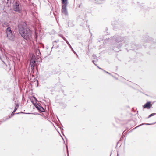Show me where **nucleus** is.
Wrapping results in <instances>:
<instances>
[{"label": "nucleus", "mask_w": 156, "mask_h": 156, "mask_svg": "<svg viewBox=\"0 0 156 156\" xmlns=\"http://www.w3.org/2000/svg\"><path fill=\"white\" fill-rule=\"evenodd\" d=\"M18 28L20 34L24 39L27 40H31V32L29 29L27 27L26 23H19Z\"/></svg>", "instance_id": "1"}, {"label": "nucleus", "mask_w": 156, "mask_h": 156, "mask_svg": "<svg viewBox=\"0 0 156 156\" xmlns=\"http://www.w3.org/2000/svg\"><path fill=\"white\" fill-rule=\"evenodd\" d=\"M111 38L110 41L115 47L117 48H120L123 43H126L128 41L127 39L119 35H115Z\"/></svg>", "instance_id": "2"}, {"label": "nucleus", "mask_w": 156, "mask_h": 156, "mask_svg": "<svg viewBox=\"0 0 156 156\" xmlns=\"http://www.w3.org/2000/svg\"><path fill=\"white\" fill-rule=\"evenodd\" d=\"M41 58L39 55H36L35 56L34 55H33L32 56L30 62L32 70H33L34 68L36 62L37 61L40 62H41Z\"/></svg>", "instance_id": "3"}, {"label": "nucleus", "mask_w": 156, "mask_h": 156, "mask_svg": "<svg viewBox=\"0 0 156 156\" xmlns=\"http://www.w3.org/2000/svg\"><path fill=\"white\" fill-rule=\"evenodd\" d=\"M13 5V10L18 13H20L22 11V8L20 3L18 1H15Z\"/></svg>", "instance_id": "4"}, {"label": "nucleus", "mask_w": 156, "mask_h": 156, "mask_svg": "<svg viewBox=\"0 0 156 156\" xmlns=\"http://www.w3.org/2000/svg\"><path fill=\"white\" fill-rule=\"evenodd\" d=\"M68 1H62V3L63 4L62 7V13L65 15L68 14L66 6L68 4Z\"/></svg>", "instance_id": "5"}, {"label": "nucleus", "mask_w": 156, "mask_h": 156, "mask_svg": "<svg viewBox=\"0 0 156 156\" xmlns=\"http://www.w3.org/2000/svg\"><path fill=\"white\" fill-rule=\"evenodd\" d=\"M6 34L7 38L11 41L13 40L14 38V35L12 34V32L11 30L10 27H8L7 28Z\"/></svg>", "instance_id": "6"}, {"label": "nucleus", "mask_w": 156, "mask_h": 156, "mask_svg": "<svg viewBox=\"0 0 156 156\" xmlns=\"http://www.w3.org/2000/svg\"><path fill=\"white\" fill-rule=\"evenodd\" d=\"M143 41L148 43L150 42L151 44H155L156 43V39H152L151 37L147 36L144 39Z\"/></svg>", "instance_id": "7"}, {"label": "nucleus", "mask_w": 156, "mask_h": 156, "mask_svg": "<svg viewBox=\"0 0 156 156\" xmlns=\"http://www.w3.org/2000/svg\"><path fill=\"white\" fill-rule=\"evenodd\" d=\"M34 105L35 106L36 108L39 111L41 112H44V108L40 105L38 104H37L36 102L35 104H34Z\"/></svg>", "instance_id": "8"}, {"label": "nucleus", "mask_w": 156, "mask_h": 156, "mask_svg": "<svg viewBox=\"0 0 156 156\" xmlns=\"http://www.w3.org/2000/svg\"><path fill=\"white\" fill-rule=\"evenodd\" d=\"M59 41L58 40H57L55 41H54L53 42V47L51 48L52 49L53 48H57L59 47V45L58 44H57V43Z\"/></svg>", "instance_id": "9"}, {"label": "nucleus", "mask_w": 156, "mask_h": 156, "mask_svg": "<svg viewBox=\"0 0 156 156\" xmlns=\"http://www.w3.org/2000/svg\"><path fill=\"white\" fill-rule=\"evenodd\" d=\"M151 105H151V102H148L143 106V107L144 108L149 109L150 108Z\"/></svg>", "instance_id": "10"}, {"label": "nucleus", "mask_w": 156, "mask_h": 156, "mask_svg": "<svg viewBox=\"0 0 156 156\" xmlns=\"http://www.w3.org/2000/svg\"><path fill=\"white\" fill-rule=\"evenodd\" d=\"M131 48H132L131 49L133 51H135V50H137L138 49L139 46L136 45L134 44H131Z\"/></svg>", "instance_id": "11"}, {"label": "nucleus", "mask_w": 156, "mask_h": 156, "mask_svg": "<svg viewBox=\"0 0 156 156\" xmlns=\"http://www.w3.org/2000/svg\"><path fill=\"white\" fill-rule=\"evenodd\" d=\"M11 117L9 116L8 117H6L3 118L2 120L0 121V124L2 123L3 122H4L7 120L8 119H10Z\"/></svg>", "instance_id": "12"}, {"label": "nucleus", "mask_w": 156, "mask_h": 156, "mask_svg": "<svg viewBox=\"0 0 156 156\" xmlns=\"http://www.w3.org/2000/svg\"><path fill=\"white\" fill-rule=\"evenodd\" d=\"M18 107H19V105L18 104H17L15 107L14 109V111H13V113H14V112H15L16 111L18 108Z\"/></svg>", "instance_id": "13"}, {"label": "nucleus", "mask_w": 156, "mask_h": 156, "mask_svg": "<svg viewBox=\"0 0 156 156\" xmlns=\"http://www.w3.org/2000/svg\"><path fill=\"white\" fill-rule=\"evenodd\" d=\"M156 115V113H151V114L148 116V117H147L148 118H150V117L153 116H154L155 115Z\"/></svg>", "instance_id": "14"}, {"label": "nucleus", "mask_w": 156, "mask_h": 156, "mask_svg": "<svg viewBox=\"0 0 156 156\" xmlns=\"http://www.w3.org/2000/svg\"><path fill=\"white\" fill-rule=\"evenodd\" d=\"M69 46L71 48V49L72 51L73 52V53H75L76 54V52L74 51V50H73V49L72 47H71V45H70V44L69 45Z\"/></svg>", "instance_id": "15"}, {"label": "nucleus", "mask_w": 156, "mask_h": 156, "mask_svg": "<svg viewBox=\"0 0 156 156\" xmlns=\"http://www.w3.org/2000/svg\"><path fill=\"white\" fill-rule=\"evenodd\" d=\"M154 123H144L142 124L141 125H151L152 124H154Z\"/></svg>", "instance_id": "16"}, {"label": "nucleus", "mask_w": 156, "mask_h": 156, "mask_svg": "<svg viewBox=\"0 0 156 156\" xmlns=\"http://www.w3.org/2000/svg\"><path fill=\"white\" fill-rule=\"evenodd\" d=\"M21 113H24V112H20L16 113H15V114H20ZM25 114H29V113H25Z\"/></svg>", "instance_id": "17"}, {"label": "nucleus", "mask_w": 156, "mask_h": 156, "mask_svg": "<svg viewBox=\"0 0 156 156\" xmlns=\"http://www.w3.org/2000/svg\"><path fill=\"white\" fill-rule=\"evenodd\" d=\"M92 57H93L94 59H95L97 58V56L95 54H93L92 55Z\"/></svg>", "instance_id": "18"}, {"label": "nucleus", "mask_w": 156, "mask_h": 156, "mask_svg": "<svg viewBox=\"0 0 156 156\" xmlns=\"http://www.w3.org/2000/svg\"><path fill=\"white\" fill-rule=\"evenodd\" d=\"M15 114V113H13V112H12L11 115V116H10L11 117H12V116H13Z\"/></svg>", "instance_id": "19"}, {"label": "nucleus", "mask_w": 156, "mask_h": 156, "mask_svg": "<svg viewBox=\"0 0 156 156\" xmlns=\"http://www.w3.org/2000/svg\"><path fill=\"white\" fill-rule=\"evenodd\" d=\"M66 149H67V153H68V156H69V153H68V146H67V144H66Z\"/></svg>", "instance_id": "20"}, {"label": "nucleus", "mask_w": 156, "mask_h": 156, "mask_svg": "<svg viewBox=\"0 0 156 156\" xmlns=\"http://www.w3.org/2000/svg\"><path fill=\"white\" fill-rule=\"evenodd\" d=\"M60 36L61 37H62V38L64 40V38H65V37H64L62 35H60Z\"/></svg>", "instance_id": "21"}, {"label": "nucleus", "mask_w": 156, "mask_h": 156, "mask_svg": "<svg viewBox=\"0 0 156 156\" xmlns=\"http://www.w3.org/2000/svg\"><path fill=\"white\" fill-rule=\"evenodd\" d=\"M66 43H67V44H68V45H70V44L69 43V42L67 40V41H66Z\"/></svg>", "instance_id": "22"}, {"label": "nucleus", "mask_w": 156, "mask_h": 156, "mask_svg": "<svg viewBox=\"0 0 156 156\" xmlns=\"http://www.w3.org/2000/svg\"><path fill=\"white\" fill-rule=\"evenodd\" d=\"M96 66L100 69H101V70H103V69H102L101 68H100L97 65Z\"/></svg>", "instance_id": "23"}, {"label": "nucleus", "mask_w": 156, "mask_h": 156, "mask_svg": "<svg viewBox=\"0 0 156 156\" xmlns=\"http://www.w3.org/2000/svg\"><path fill=\"white\" fill-rule=\"evenodd\" d=\"M93 63L96 66L97 65L96 64H95V63H94L95 61L94 60H93L92 61Z\"/></svg>", "instance_id": "24"}, {"label": "nucleus", "mask_w": 156, "mask_h": 156, "mask_svg": "<svg viewBox=\"0 0 156 156\" xmlns=\"http://www.w3.org/2000/svg\"><path fill=\"white\" fill-rule=\"evenodd\" d=\"M106 73L109 74V75H111V74L110 73H109L107 71V72H106Z\"/></svg>", "instance_id": "25"}, {"label": "nucleus", "mask_w": 156, "mask_h": 156, "mask_svg": "<svg viewBox=\"0 0 156 156\" xmlns=\"http://www.w3.org/2000/svg\"><path fill=\"white\" fill-rule=\"evenodd\" d=\"M81 4H80L78 5V7H79V8L80 7V6H81Z\"/></svg>", "instance_id": "26"}, {"label": "nucleus", "mask_w": 156, "mask_h": 156, "mask_svg": "<svg viewBox=\"0 0 156 156\" xmlns=\"http://www.w3.org/2000/svg\"><path fill=\"white\" fill-rule=\"evenodd\" d=\"M95 3H97V4H100V3H99V2L98 3V2H95Z\"/></svg>", "instance_id": "27"}, {"label": "nucleus", "mask_w": 156, "mask_h": 156, "mask_svg": "<svg viewBox=\"0 0 156 156\" xmlns=\"http://www.w3.org/2000/svg\"><path fill=\"white\" fill-rule=\"evenodd\" d=\"M65 41H67V39L66 38H64V40Z\"/></svg>", "instance_id": "28"}, {"label": "nucleus", "mask_w": 156, "mask_h": 156, "mask_svg": "<svg viewBox=\"0 0 156 156\" xmlns=\"http://www.w3.org/2000/svg\"><path fill=\"white\" fill-rule=\"evenodd\" d=\"M103 71L104 72H105V73H106V72H107V71H106L105 70H103Z\"/></svg>", "instance_id": "29"}, {"label": "nucleus", "mask_w": 156, "mask_h": 156, "mask_svg": "<svg viewBox=\"0 0 156 156\" xmlns=\"http://www.w3.org/2000/svg\"><path fill=\"white\" fill-rule=\"evenodd\" d=\"M119 156V154L118 153H117V156Z\"/></svg>", "instance_id": "30"}, {"label": "nucleus", "mask_w": 156, "mask_h": 156, "mask_svg": "<svg viewBox=\"0 0 156 156\" xmlns=\"http://www.w3.org/2000/svg\"><path fill=\"white\" fill-rule=\"evenodd\" d=\"M62 139L63 140H64V139L62 137ZM64 142L65 143V141H64Z\"/></svg>", "instance_id": "31"}, {"label": "nucleus", "mask_w": 156, "mask_h": 156, "mask_svg": "<svg viewBox=\"0 0 156 156\" xmlns=\"http://www.w3.org/2000/svg\"><path fill=\"white\" fill-rule=\"evenodd\" d=\"M63 130V128H62V129H61V131H62V130Z\"/></svg>", "instance_id": "32"}, {"label": "nucleus", "mask_w": 156, "mask_h": 156, "mask_svg": "<svg viewBox=\"0 0 156 156\" xmlns=\"http://www.w3.org/2000/svg\"><path fill=\"white\" fill-rule=\"evenodd\" d=\"M4 23L5 24L6 23Z\"/></svg>", "instance_id": "33"}, {"label": "nucleus", "mask_w": 156, "mask_h": 156, "mask_svg": "<svg viewBox=\"0 0 156 156\" xmlns=\"http://www.w3.org/2000/svg\"><path fill=\"white\" fill-rule=\"evenodd\" d=\"M61 132H62V134H63V132H62V131H61Z\"/></svg>", "instance_id": "34"}, {"label": "nucleus", "mask_w": 156, "mask_h": 156, "mask_svg": "<svg viewBox=\"0 0 156 156\" xmlns=\"http://www.w3.org/2000/svg\"><path fill=\"white\" fill-rule=\"evenodd\" d=\"M49 2H49V0L48 1Z\"/></svg>", "instance_id": "35"}]
</instances>
